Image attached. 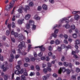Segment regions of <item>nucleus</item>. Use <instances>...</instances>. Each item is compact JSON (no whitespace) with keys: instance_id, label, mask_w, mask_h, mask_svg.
Instances as JSON below:
<instances>
[{"instance_id":"1","label":"nucleus","mask_w":80,"mask_h":80,"mask_svg":"<svg viewBox=\"0 0 80 80\" xmlns=\"http://www.w3.org/2000/svg\"><path fill=\"white\" fill-rule=\"evenodd\" d=\"M25 42L23 41H20V44H19L18 47L17 48V49L18 50V52L19 53H22V51H21V50L20 49L22 50V48H23V47L25 46Z\"/></svg>"},{"instance_id":"2","label":"nucleus","mask_w":80,"mask_h":80,"mask_svg":"<svg viewBox=\"0 0 80 80\" xmlns=\"http://www.w3.org/2000/svg\"><path fill=\"white\" fill-rule=\"evenodd\" d=\"M18 40L20 42H23L22 40H23V39H24V37H23V36L22 34L20 33L18 35Z\"/></svg>"},{"instance_id":"3","label":"nucleus","mask_w":80,"mask_h":80,"mask_svg":"<svg viewBox=\"0 0 80 80\" xmlns=\"http://www.w3.org/2000/svg\"><path fill=\"white\" fill-rule=\"evenodd\" d=\"M62 72L63 73H64L66 72V70L65 68H61L60 69L58 70V73L59 74H61L62 73Z\"/></svg>"},{"instance_id":"4","label":"nucleus","mask_w":80,"mask_h":80,"mask_svg":"<svg viewBox=\"0 0 80 80\" xmlns=\"http://www.w3.org/2000/svg\"><path fill=\"white\" fill-rule=\"evenodd\" d=\"M2 69H3V71L4 72H6L7 70H8V67H5L4 65H3L2 66Z\"/></svg>"},{"instance_id":"5","label":"nucleus","mask_w":80,"mask_h":80,"mask_svg":"<svg viewBox=\"0 0 80 80\" xmlns=\"http://www.w3.org/2000/svg\"><path fill=\"white\" fill-rule=\"evenodd\" d=\"M13 8L12 7V6L10 5H8L6 7V10L7 11H8L10 10V8Z\"/></svg>"},{"instance_id":"6","label":"nucleus","mask_w":80,"mask_h":80,"mask_svg":"<svg viewBox=\"0 0 80 80\" xmlns=\"http://www.w3.org/2000/svg\"><path fill=\"white\" fill-rule=\"evenodd\" d=\"M29 9H30V8L29 7V6H28V5H26L25 6V8H23V10H24L26 13H27V10H29Z\"/></svg>"},{"instance_id":"7","label":"nucleus","mask_w":80,"mask_h":80,"mask_svg":"<svg viewBox=\"0 0 80 80\" xmlns=\"http://www.w3.org/2000/svg\"><path fill=\"white\" fill-rule=\"evenodd\" d=\"M63 21H66V22L67 23H69V20L67 18H62V20L61 21V22H63Z\"/></svg>"},{"instance_id":"8","label":"nucleus","mask_w":80,"mask_h":80,"mask_svg":"<svg viewBox=\"0 0 80 80\" xmlns=\"http://www.w3.org/2000/svg\"><path fill=\"white\" fill-rule=\"evenodd\" d=\"M79 18L80 16H78V15L77 14L76 15L74 16V18L76 20H78L79 19Z\"/></svg>"},{"instance_id":"9","label":"nucleus","mask_w":80,"mask_h":80,"mask_svg":"<svg viewBox=\"0 0 80 80\" xmlns=\"http://www.w3.org/2000/svg\"><path fill=\"white\" fill-rule=\"evenodd\" d=\"M24 19L22 20H18V23L19 25H22L23 22V21H24Z\"/></svg>"},{"instance_id":"10","label":"nucleus","mask_w":80,"mask_h":80,"mask_svg":"<svg viewBox=\"0 0 80 80\" xmlns=\"http://www.w3.org/2000/svg\"><path fill=\"white\" fill-rule=\"evenodd\" d=\"M22 9H23V8L22 6H20L19 9L18 10V12H19V13H22V12H23Z\"/></svg>"},{"instance_id":"11","label":"nucleus","mask_w":80,"mask_h":80,"mask_svg":"<svg viewBox=\"0 0 80 80\" xmlns=\"http://www.w3.org/2000/svg\"><path fill=\"white\" fill-rule=\"evenodd\" d=\"M38 47L41 48V50L42 51V52H44V51L45 50V48L44 47H43V45H42L41 46H38Z\"/></svg>"},{"instance_id":"12","label":"nucleus","mask_w":80,"mask_h":80,"mask_svg":"<svg viewBox=\"0 0 80 80\" xmlns=\"http://www.w3.org/2000/svg\"><path fill=\"white\" fill-rule=\"evenodd\" d=\"M30 18V15L29 14H28L26 15L25 16V19H26V20H28Z\"/></svg>"},{"instance_id":"13","label":"nucleus","mask_w":80,"mask_h":80,"mask_svg":"<svg viewBox=\"0 0 80 80\" xmlns=\"http://www.w3.org/2000/svg\"><path fill=\"white\" fill-rule=\"evenodd\" d=\"M42 7L43 10H48V8L47 7V5L44 4L42 5Z\"/></svg>"},{"instance_id":"14","label":"nucleus","mask_w":80,"mask_h":80,"mask_svg":"<svg viewBox=\"0 0 80 80\" xmlns=\"http://www.w3.org/2000/svg\"><path fill=\"white\" fill-rule=\"evenodd\" d=\"M30 25H34V21H32V20L29 21V22Z\"/></svg>"},{"instance_id":"15","label":"nucleus","mask_w":80,"mask_h":80,"mask_svg":"<svg viewBox=\"0 0 80 80\" xmlns=\"http://www.w3.org/2000/svg\"><path fill=\"white\" fill-rule=\"evenodd\" d=\"M15 3V2L14 1L12 0V1L10 3V5H11L12 7H13V5Z\"/></svg>"},{"instance_id":"16","label":"nucleus","mask_w":80,"mask_h":80,"mask_svg":"<svg viewBox=\"0 0 80 80\" xmlns=\"http://www.w3.org/2000/svg\"><path fill=\"white\" fill-rule=\"evenodd\" d=\"M24 51V49H22L21 53L22 54V55H27V53L25 52Z\"/></svg>"},{"instance_id":"17","label":"nucleus","mask_w":80,"mask_h":80,"mask_svg":"<svg viewBox=\"0 0 80 80\" xmlns=\"http://www.w3.org/2000/svg\"><path fill=\"white\" fill-rule=\"evenodd\" d=\"M75 43L77 45H78L80 43V40L79 39H76L75 41Z\"/></svg>"},{"instance_id":"18","label":"nucleus","mask_w":80,"mask_h":80,"mask_svg":"<svg viewBox=\"0 0 80 80\" xmlns=\"http://www.w3.org/2000/svg\"><path fill=\"white\" fill-rule=\"evenodd\" d=\"M21 80H26V77L24 75H22L21 76Z\"/></svg>"},{"instance_id":"19","label":"nucleus","mask_w":80,"mask_h":80,"mask_svg":"<svg viewBox=\"0 0 80 80\" xmlns=\"http://www.w3.org/2000/svg\"><path fill=\"white\" fill-rule=\"evenodd\" d=\"M4 78L5 80H8V76L7 74H5L4 75Z\"/></svg>"},{"instance_id":"20","label":"nucleus","mask_w":80,"mask_h":80,"mask_svg":"<svg viewBox=\"0 0 80 80\" xmlns=\"http://www.w3.org/2000/svg\"><path fill=\"white\" fill-rule=\"evenodd\" d=\"M60 41L58 40H56L55 41V43L56 45H58L60 44Z\"/></svg>"},{"instance_id":"21","label":"nucleus","mask_w":80,"mask_h":80,"mask_svg":"<svg viewBox=\"0 0 80 80\" xmlns=\"http://www.w3.org/2000/svg\"><path fill=\"white\" fill-rule=\"evenodd\" d=\"M10 57H11V59H14V58H15V56H14V55H13V53H11L10 54Z\"/></svg>"},{"instance_id":"22","label":"nucleus","mask_w":80,"mask_h":80,"mask_svg":"<svg viewBox=\"0 0 80 80\" xmlns=\"http://www.w3.org/2000/svg\"><path fill=\"white\" fill-rule=\"evenodd\" d=\"M32 46V45L30 44H29L28 45V52L30 51V48H32V47H31Z\"/></svg>"},{"instance_id":"23","label":"nucleus","mask_w":80,"mask_h":80,"mask_svg":"<svg viewBox=\"0 0 80 80\" xmlns=\"http://www.w3.org/2000/svg\"><path fill=\"white\" fill-rule=\"evenodd\" d=\"M66 72L67 74H70V70L68 69H66Z\"/></svg>"},{"instance_id":"24","label":"nucleus","mask_w":80,"mask_h":80,"mask_svg":"<svg viewBox=\"0 0 80 80\" xmlns=\"http://www.w3.org/2000/svg\"><path fill=\"white\" fill-rule=\"evenodd\" d=\"M63 65L65 67H68V66L69 65L68 63L67 62H64L63 63Z\"/></svg>"},{"instance_id":"25","label":"nucleus","mask_w":80,"mask_h":80,"mask_svg":"<svg viewBox=\"0 0 80 80\" xmlns=\"http://www.w3.org/2000/svg\"><path fill=\"white\" fill-rule=\"evenodd\" d=\"M25 59L26 62H30V60L28 58H26Z\"/></svg>"},{"instance_id":"26","label":"nucleus","mask_w":80,"mask_h":80,"mask_svg":"<svg viewBox=\"0 0 80 80\" xmlns=\"http://www.w3.org/2000/svg\"><path fill=\"white\" fill-rule=\"evenodd\" d=\"M71 78L72 79V80H76V76L75 75H72Z\"/></svg>"},{"instance_id":"27","label":"nucleus","mask_w":80,"mask_h":80,"mask_svg":"<svg viewBox=\"0 0 80 80\" xmlns=\"http://www.w3.org/2000/svg\"><path fill=\"white\" fill-rule=\"evenodd\" d=\"M72 37L74 38H76L77 37V35L76 33H74L72 35Z\"/></svg>"},{"instance_id":"28","label":"nucleus","mask_w":80,"mask_h":80,"mask_svg":"<svg viewBox=\"0 0 80 80\" xmlns=\"http://www.w3.org/2000/svg\"><path fill=\"white\" fill-rule=\"evenodd\" d=\"M36 68L37 70H38V71H39V70H40V66H36Z\"/></svg>"},{"instance_id":"29","label":"nucleus","mask_w":80,"mask_h":80,"mask_svg":"<svg viewBox=\"0 0 80 80\" xmlns=\"http://www.w3.org/2000/svg\"><path fill=\"white\" fill-rule=\"evenodd\" d=\"M31 59L32 62H35V60H36V58L34 57H32L31 58Z\"/></svg>"},{"instance_id":"30","label":"nucleus","mask_w":80,"mask_h":80,"mask_svg":"<svg viewBox=\"0 0 80 80\" xmlns=\"http://www.w3.org/2000/svg\"><path fill=\"white\" fill-rule=\"evenodd\" d=\"M71 27L72 30H75V26L73 24L71 26Z\"/></svg>"},{"instance_id":"31","label":"nucleus","mask_w":80,"mask_h":80,"mask_svg":"<svg viewBox=\"0 0 80 80\" xmlns=\"http://www.w3.org/2000/svg\"><path fill=\"white\" fill-rule=\"evenodd\" d=\"M0 60H1V61H2V62H3V60H4V59L3 56H0Z\"/></svg>"},{"instance_id":"32","label":"nucleus","mask_w":80,"mask_h":80,"mask_svg":"<svg viewBox=\"0 0 80 80\" xmlns=\"http://www.w3.org/2000/svg\"><path fill=\"white\" fill-rule=\"evenodd\" d=\"M15 26V24L14 23V22H12L11 24V26L12 28H14Z\"/></svg>"},{"instance_id":"33","label":"nucleus","mask_w":80,"mask_h":80,"mask_svg":"<svg viewBox=\"0 0 80 80\" xmlns=\"http://www.w3.org/2000/svg\"><path fill=\"white\" fill-rule=\"evenodd\" d=\"M65 44H62L61 45V48L62 49H63V48H65Z\"/></svg>"},{"instance_id":"34","label":"nucleus","mask_w":80,"mask_h":80,"mask_svg":"<svg viewBox=\"0 0 80 80\" xmlns=\"http://www.w3.org/2000/svg\"><path fill=\"white\" fill-rule=\"evenodd\" d=\"M15 73H16V75H18V74H19V73H20V71L18 70H17L15 72Z\"/></svg>"},{"instance_id":"35","label":"nucleus","mask_w":80,"mask_h":80,"mask_svg":"<svg viewBox=\"0 0 80 80\" xmlns=\"http://www.w3.org/2000/svg\"><path fill=\"white\" fill-rule=\"evenodd\" d=\"M65 60V57L62 56V58H61V61L62 62H64Z\"/></svg>"},{"instance_id":"36","label":"nucleus","mask_w":80,"mask_h":80,"mask_svg":"<svg viewBox=\"0 0 80 80\" xmlns=\"http://www.w3.org/2000/svg\"><path fill=\"white\" fill-rule=\"evenodd\" d=\"M80 69L79 68H77L76 69V72H77L78 73V72H79Z\"/></svg>"},{"instance_id":"37","label":"nucleus","mask_w":80,"mask_h":80,"mask_svg":"<svg viewBox=\"0 0 80 80\" xmlns=\"http://www.w3.org/2000/svg\"><path fill=\"white\" fill-rule=\"evenodd\" d=\"M42 55H43V52H41L38 54V56H39V57H42Z\"/></svg>"},{"instance_id":"38","label":"nucleus","mask_w":80,"mask_h":80,"mask_svg":"<svg viewBox=\"0 0 80 80\" xmlns=\"http://www.w3.org/2000/svg\"><path fill=\"white\" fill-rule=\"evenodd\" d=\"M11 39L12 42H13V43H15V38H12V37H11Z\"/></svg>"},{"instance_id":"39","label":"nucleus","mask_w":80,"mask_h":80,"mask_svg":"<svg viewBox=\"0 0 80 80\" xmlns=\"http://www.w3.org/2000/svg\"><path fill=\"white\" fill-rule=\"evenodd\" d=\"M29 5L30 7H33V3L32 2H31L29 4Z\"/></svg>"},{"instance_id":"40","label":"nucleus","mask_w":80,"mask_h":80,"mask_svg":"<svg viewBox=\"0 0 80 80\" xmlns=\"http://www.w3.org/2000/svg\"><path fill=\"white\" fill-rule=\"evenodd\" d=\"M52 76L53 77H55V78H57V77H58V75H57L56 73H54L52 75Z\"/></svg>"},{"instance_id":"41","label":"nucleus","mask_w":80,"mask_h":80,"mask_svg":"<svg viewBox=\"0 0 80 80\" xmlns=\"http://www.w3.org/2000/svg\"><path fill=\"white\" fill-rule=\"evenodd\" d=\"M65 28H70V25H69L68 24H66L65 26Z\"/></svg>"},{"instance_id":"42","label":"nucleus","mask_w":80,"mask_h":80,"mask_svg":"<svg viewBox=\"0 0 80 80\" xmlns=\"http://www.w3.org/2000/svg\"><path fill=\"white\" fill-rule=\"evenodd\" d=\"M26 28H28V29H29V28H30V25H29V24H27L26 25Z\"/></svg>"},{"instance_id":"43","label":"nucleus","mask_w":80,"mask_h":80,"mask_svg":"<svg viewBox=\"0 0 80 80\" xmlns=\"http://www.w3.org/2000/svg\"><path fill=\"white\" fill-rule=\"evenodd\" d=\"M14 35L15 37H18V34L17 32H15Z\"/></svg>"},{"instance_id":"44","label":"nucleus","mask_w":80,"mask_h":80,"mask_svg":"<svg viewBox=\"0 0 80 80\" xmlns=\"http://www.w3.org/2000/svg\"><path fill=\"white\" fill-rule=\"evenodd\" d=\"M57 50L59 52H60L61 51V50H62V48H60L59 47V46H58V47Z\"/></svg>"},{"instance_id":"45","label":"nucleus","mask_w":80,"mask_h":80,"mask_svg":"<svg viewBox=\"0 0 80 80\" xmlns=\"http://www.w3.org/2000/svg\"><path fill=\"white\" fill-rule=\"evenodd\" d=\"M16 68H17V69H18V70H20V66L19 65H18L16 66Z\"/></svg>"},{"instance_id":"46","label":"nucleus","mask_w":80,"mask_h":80,"mask_svg":"<svg viewBox=\"0 0 80 80\" xmlns=\"http://www.w3.org/2000/svg\"><path fill=\"white\" fill-rule=\"evenodd\" d=\"M38 10L39 11H40V10H42V7L41 6H39L38 7Z\"/></svg>"},{"instance_id":"47","label":"nucleus","mask_w":80,"mask_h":80,"mask_svg":"<svg viewBox=\"0 0 80 80\" xmlns=\"http://www.w3.org/2000/svg\"><path fill=\"white\" fill-rule=\"evenodd\" d=\"M23 70L21 69L20 71H19V73L21 74H22L24 72Z\"/></svg>"},{"instance_id":"48","label":"nucleus","mask_w":80,"mask_h":80,"mask_svg":"<svg viewBox=\"0 0 80 80\" xmlns=\"http://www.w3.org/2000/svg\"><path fill=\"white\" fill-rule=\"evenodd\" d=\"M24 66L25 67H27L28 66V63H25L24 64Z\"/></svg>"},{"instance_id":"49","label":"nucleus","mask_w":80,"mask_h":80,"mask_svg":"<svg viewBox=\"0 0 80 80\" xmlns=\"http://www.w3.org/2000/svg\"><path fill=\"white\" fill-rule=\"evenodd\" d=\"M47 70H48V71L50 72L52 71V69H51V68H50V67H48L47 68Z\"/></svg>"},{"instance_id":"50","label":"nucleus","mask_w":80,"mask_h":80,"mask_svg":"<svg viewBox=\"0 0 80 80\" xmlns=\"http://www.w3.org/2000/svg\"><path fill=\"white\" fill-rule=\"evenodd\" d=\"M42 78L44 80H46L47 79V77L46 76H44L42 77Z\"/></svg>"},{"instance_id":"51","label":"nucleus","mask_w":80,"mask_h":80,"mask_svg":"<svg viewBox=\"0 0 80 80\" xmlns=\"http://www.w3.org/2000/svg\"><path fill=\"white\" fill-rule=\"evenodd\" d=\"M46 61H49L50 60V59L49 57H48V56H47L46 58Z\"/></svg>"},{"instance_id":"52","label":"nucleus","mask_w":80,"mask_h":80,"mask_svg":"<svg viewBox=\"0 0 80 80\" xmlns=\"http://www.w3.org/2000/svg\"><path fill=\"white\" fill-rule=\"evenodd\" d=\"M48 50L49 51H51L52 50V47L51 46H50L48 47Z\"/></svg>"},{"instance_id":"53","label":"nucleus","mask_w":80,"mask_h":80,"mask_svg":"<svg viewBox=\"0 0 80 80\" xmlns=\"http://www.w3.org/2000/svg\"><path fill=\"white\" fill-rule=\"evenodd\" d=\"M64 37L65 39H68V36L67 34L64 35Z\"/></svg>"},{"instance_id":"54","label":"nucleus","mask_w":80,"mask_h":80,"mask_svg":"<svg viewBox=\"0 0 80 80\" xmlns=\"http://www.w3.org/2000/svg\"><path fill=\"white\" fill-rule=\"evenodd\" d=\"M43 72L44 73H47V72L48 71H47V70L44 69L43 70Z\"/></svg>"},{"instance_id":"55","label":"nucleus","mask_w":80,"mask_h":80,"mask_svg":"<svg viewBox=\"0 0 80 80\" xmlns=\"http://www.w3.org/2000/svg\"><path fill=\"white\" fill-rule=\"evenodd\" d=\"M58 32V30L56 29H55L54 31V33H57Z\"/></svg>"},{"instance_id":"56","label":"nucleus","mask_w":80,"mask_h":80,"mask_svg":"<svg viewBox=\"0 0 80 80\" xmlns=\"http://www.w3.org/2000/svg\"><path fill=\"white\" fill-rule=\"evenodd\" d=\"M10 34V32L9 31V30H8L6 31V35H8Z\"/></svg>"},{"instance_id":"57","label":"nucleus","mask_w":80,"mask_h":80,"mask_svg":"<svg viewBox=\"0 0 80 80\" xmlns=\"http://www.w3.org/2000/svg\"><path fill=\"white\" fill-rule=\"evenodd\" d=\"M48 55L49 57H51L52 56V53L51 52H50L48 53Z\"/></svg>"},{"instance_id":"58","label":"nucleus","mask_w":80,"mask_h":80,"mask_svg":"<svg viewBox=\"0 0 80 80\" xmlns=\"http://www.w3.org/2000/svg\"><path fill=\"white\" fill-rule=\"evenodd\" d=\"M78 13V11H73L72 12L73 14H76V13Z\"/></svg>"},{"instance_id":"59","label":"nucleus","mask_w":80,"mask_h":80,"mask_svg":"<svg viewBox=\"0 0 80 80\" xmlns=\"http://www.w3.org/2000/svg\"><path fill=\"white\" fill-rule=\"evenodd\" d=\"M34 55L35 57H37V52H34Z\"/></svg>"},{"instance_id":"60","label":"nucleus","mask_w":80,"mask_h":80,"mask_svg":"<svg viewBox=\"0 0 80 80\" xmlns=\"http://www.w3.org/2000/svg\"><path fill=\"white\" fill-rule=\"evenodd\" d=\"M48 67H52V64H51V63H50L49 62L48 63Z\"/></svg>"},{"instance_id":"61","label":"nucleus","mask_w":80,"mask_h":80,"mask_svg":"<svg viewBox=\"0 0 80 80\" xmlns=\"http://www.w3.org/2000/svg\"><path fill=\"white\" fill-rule=\"evenodd\" d=\"M18 65H21V64H22V61H19L18 62Z\"/></svg>"},{"instance_id":"62","label":"nucleus","mask_w":80,"mask_h":80,"mask_svg":"<svg viewBox=\"0 0 80 80\" xmlns=\"http://www.w3.org/2000/svg\"><path fill=\"white\" fill-rule=\"evenodd\" d=\"M49 1L50 3H54V0H49Z\"/></svg>"},{"instance_id":"63","label":"nucleus","mask_w":80,"mask_h":80,"mask_svg":"<svg viewBox=\"0 0 80 80\" xmlns=\"http://www.w3.org/2000/svg\"><path fill=\"white\" fill-rule=\"evenodd\" d=\"M31 69L32 70H34V66H33V65H31Z\"/></svg>"},{"instance_id":"64","label":"nucleus","mask_w":80,"mask_h":80,"mask_svg":"<svg viewBox=\"0 0 80 80\" xmlns=\"http://www.w3.org/2000/svg\"><path fill=\"white\" fill-rule=\"evenodd\" d=\"M64 42L65 43V44H67V43H68V41H67L66 39L64 40Z\"/></svg>"}]
</instances>
